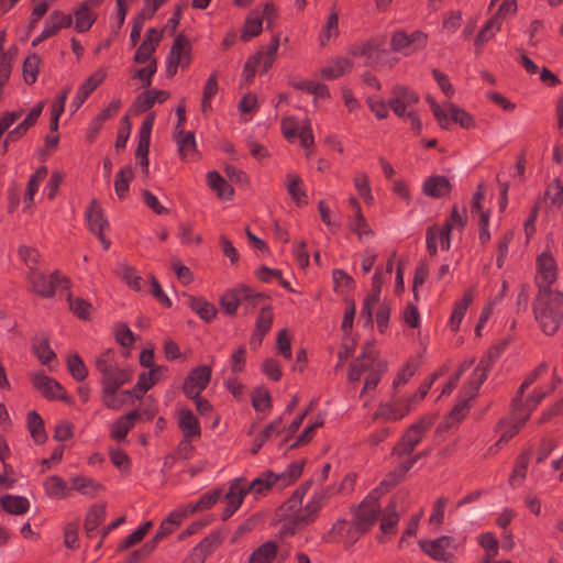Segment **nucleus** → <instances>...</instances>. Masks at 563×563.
<instances>
[{
    "label": "nucleus",
    "instance_id": "nucleus-26",
    "mask_svg": "<svg viewBox=\"0 0 563 563\" xmlns=\"http://www.w3.org/2000/svg\"><path fill=\"white\" fill-rule=\"evenodd\" d=\"M178 428L187 439H198L201 435V427L198 418L188 408L178 410Z\"/></svg>",
    "mask_w": 563,
    "mask_h": 563
},
{
    "label": "nucleus",
    "instance_id": "nucleus-57",
    "mask_svg": "<svg viewBox=\"0 0 563 563\" xmlns=\"http://www.w3.org/2000/svg\"><path fill=\"white\" fill-rule=\"evenodd\" d=\"M501 29V22L497 19H489L481 29L475 38V46L481 49Z\"/></svg>",
    "mask_w": 563,
    "mask_h": 563
},
{
    "label": "nucleus",
    "instance_id": "nucleus-43",
    "mask_svg": "<svg viewBox=\"0 0 563 563\" xmlns=\"http://www.w3.org/2000/svg\"><path fill=\"white\" fill-rule=\"evenodd\" d=\"M451 184L444 176H432L424 180L423 192L429 197L440 198L448 195Z\"/></svg>",
    "mask_w": 563,
    "mask_h": 563
},
{
    "label": "nucleus",
    "instance_id": "nucleus-29",
    "mask_svg": "<svg viewBox=\"0 0 563 563\" xmlns=\"http://www.w3.org/2000/svg\"><path fill=\"white\" fill-rule=\"evenodd\" d=\"M131 378V373L122 367H117L111 369L101 377V386L102 393H112L113 390H119L121 386L126 384Z\"/></svg>",
    "mask_w": 563,
    "mask_h": 563
},
{
    "label": "nucleus",
    "instance_id": "nucleus-25",
    "mask_svg": "<svg viewBox=\"0 0 563 563\" xmlns=\"http://www.w3.org/2000/svg\"><path fill=\"white\" fill-rule=\"evenodd\" d=\"M285 187L297 207L300 208L308 205V195L299 175L292 172L287 173L285 176Z\"/></svg>",
    "mask_w": 563,
    "mask_h": 563
},
{
    "label": "nucleus",
    "instance_id": "nucleus-60",
    "mask_svg": "<svg viewBox=\"0 0 563 563\" xmlns=\"http://www.w3.org/2000/svg\"><path fill=\"white\" fill-rule=\"evenodd\" d=\"M107 78V68L100 67L96 69L79 87L78 89L90 96Z\"/></svg>",
    "mask_w": 563,
    "mask_h": 563
},
{
    "label": "nucleus",
    "instance_id": "nucleus-35",
    "mask_svg": "<svg viewBox=\"0 0 563 563\" xmlns=\"http://www.w3.org/2000/svg\"><path fill=\"white\" fill-rule=\"evenodd\" d=\"M70 490L74 489L90 498L97 496L101 490H103V486L99 482L87 476H73L70 478Z\"/></svg>",
    "mask_w": 563,
    "mask_h": 563
},
{
    "label": "nucleus",
    "instance_id": "nucleus-52",
    "mask_svg": "<svg viewBox=\"0 0 563 563\" xmlns=\"http://www.w3.org/2000/svg\"><path fill=\"white\" fill-rule=\"evenodd\" d=\"M106 517V509L103 506H92L85 520V529L89 537H92L97 532L99 526L103 522Z\"/></svg>",
    "mask_w": 563,
    "mask_h": 563
},
{
    "label": "nucleus",
    "instance_id": "nucleus-39",
    "mask_svg": "<svg viewBox=\"0 0 563 563\" xmlns=\"http://www.w3.org/2000/svg\"><path fill=\"white\" fill-rule=\"evenodd\" d=\"M86 218L89 230L93 234L103 232L109 225L100 205L96 200L91 201L90 206L87 208Z\"/></svg>",
    "mask_w": 563,
    "mask_h": 563
},
{
    "label": "nucleus",
    "instance_id": "nucleus-41",
    "mask_svg": "<svg viewBox=\"0 0 563 563\" xmlns=\"http://www.w3.org/2000/svg\"><path fill=\"white\" fill-rule=\"evenodd\" d=\"M188 306L201 320L206 322H211L218 312L216 306L202 297L190 296L188 299Z\"/></svg>",
    "mask_w": 563,
    "mask_h": 563
},
{
    "label": "nucleus",
    "instance_id": "nucleus-56",
    "mask_svg": "<svg viewBox=\"0 0 563 563\" xmlns=\"http://www.w3.org/2000/svg\"><path fill=\"white\" fill-rule=\"evenodd\" d=\"M302 470V462H294L290 463L283 472L277 473L279 481V489L292 484L301 475Z\"/></svg>",
    "mask_w": 563,
    "mask_h": 563
},
{
    "label": "nucleus",
    "instance_id": "nucleus-2",
    "mask_svg": "<svg viewBox=\"0 0 563 563\" xmlns=\"http://www.w3.org/2000/svg\"><path fill=\"white\" fill-rule=\"evenodd\" d=\"M350 512L352 520L347 529V521L338 519L329 530V536L334 538L341 536L345 530L343 539L345 547L354 545L376 523L382 512L378 492L375 489L368 493L360 504L351 506Z\"/></svg>",
    "mask_w": 563,
    "mask_h": 563
},
{
    "label": "nucleus",
    "instance_id": "nucleus-20",
    "mask_svg": "<svg viewBox=\"0 0 563 563\" xmlns=\"http://www.w3.org/2000/svg\"><path fill=\"white\" fill-rule=\"evenodd\" d=\"M211 367L200 365L189 372L183 385L184 394L188 396L200 395L209 385L211 379Z\"/></svg>",
    "mask_w": 563,
    "mask_h": 563
},
{
    "label": "nucleus",
    "instance_id": "nucleus-17",
    "mask_svg": "<svg viewBox=\"0 0 563 563\" xmlns=\"http://www.w3.org/2000/svg\"><path fill=\"white\" fill-rule=\"evenodd\" d=\"M419 96L411 88L404 85H395L390 90L388 106L399 118H405L408 110H415L412 107L418 103Z\"/></svg>",
    "mask_w": 563,
    "mask_h": 563
},
{
    "label": "nucleus",
    "instance_id": "nucleus-48",
    "mask_svg": "<svg viewBox=\"0 0 563 563\" xmlns=\"http://www.w3.org/2000/svg\"><path fill=\"white\" fill-rule=\"evenodd\" d=\"M26 420L30 434L34 442L43 444L47 439V434L42 417L36 411H31L27 413Z\"/></svg>",
    "mask_w": 563,
    "mask_h": 563
},
{
    "label": "nucleus",
    "instance_id": "nucleus-19",
    "mask_svg": "<svg viewBox=\"0 0 563 563\" xmlns=\"http://www.w3.org/2000/svg\"><path fill=\"white\" fill-rule=\"evenodd\" d=\"M249 493L243 477H238L230 483L229 489L223 497L227 504L221 515L223 520L229 519L241 507Z\"/></svg>",
    "mask_w": 563,
    "mask_h": 563
},
{
    "label": "nucleus",
    "instance_id": "nucleus-7",
    "mask_svg": "<svg viewBox=\"0 0 563 563\" xmlns=\"http://www.w3.org/2000/svg\"><path fill=\"white\" fill-rule=\"evenodd\" d=\"M559 277V266L555 257L549 251H543L536 258L534 284L538 294L561 292L552 289Z\"/></svg>",
    "mask_w": 563,
    "mask_h": 563
},
{
    "label": "nucleus",
    "instance_id": "nucleus-21",
    "mask_svg": "<svg viewBox=\"0 0 563 563\" xmlns=\"http://www.w3.org/2000/svg\"><path fill=\"white\" fill-rule=\"evenodd\" d=\"M32 384L46 399L68 400L62 385L42 372H36L32 375Z\"/></svg>",
    "mask_w": 563,
    "mask_h": 563
},
{
    "label": "nucleus",
    "instance_id": "nucleus-42",
    "mask_svg": "<svg viewBox=\"0 0 563 563\" xmlns=\"http://www.w3.org/2000/svg\"><path fill=\"white\" fill-rule=\"evenodd\" d=\"M175 141L178 146V153L183 159H191L196 154V140L192 132L184 130L175 131Z\"/></svg>",
    "mask_w": 563,
    "mask_h": 563
},
{
    "label": "nucleus",
    "instance_id": "nucleus-27",
    "mask_svg": "<svg viewBox=\"0 0 563 563\" xmlns=\"http://www.w3.org/2000/svg\"><path fill=\"white\" fill-rule=\"evenodd\" d=\"M73 19L75 20V30L78 33H84L96 22L97 12L90 2H82L74 10Z\"/></svg>",
    "mask_w": 563,
    "mask_h": 563
},
{
    "label": "nucleus",
    "instance_id": "nucleus-45",
    "mask_svg": "<svg viewBox=\"0 0 563 563\" xmlns=\"http://www.w3.org/2000/svg\"><path fill=\"white\" fill-rule=\"evenodd\" d=\"M1 507L9 514L23 515L30 509V501L26 497L4 495L0 498Z\"/></svg>",
    "mask_w": 563,
    "mask_h": 563
},
{
    "label": "nucleus",
    "instance_id": "nucleus-1",
    "mask_svg": "<svg viewBox=\"0 0 563 563\" xmlns=\"http://www.w3.org/2000/svg\"><path fill=\"white\" fill-rule=\"evenodd\" d=\"M309 486L310 484L307 483L297 488L280 506L279 515L283 523L279 534L282 537L294 536L298 530L312 525L318 519L321 509L328 500L339 490L334 486L320 488L303 504V497Z\"/></svg>",
    "mask_w": 563,
    "mask_h": 563
},
{
    "label": "nucleus",
    "instance_id": "nucleus-36",
    "mask_svg": "<svg viewBox=\"0 0 563 563\" xmlns=\"http://www.w3.org/2000/svg\"><path fill=\"white\" fill-rule=\"evenodd\" d=\"M283 430V418L278 417L272 422H269L265 429L255 437L253 446L251 449V453L255 455L263 445L271 439L279 435Z\"/></svg>",
    "mask_w": 563,
    "mask_h": 563
},
{
    "label": "nucleus",
    "instance_id": "nucleus-22",
    "mask_svg": "<svg viewBox=\"0 0 563 563\" xmlns=\"http://www.w3.org/2000/svg\"><path fill=\"white\" fill-rule=\"evenodd\" d=\"M162 40V32L155 27H151L146 31L145 37L141 45L137 47L134 55V62L137 64L151 63L156 60L153 58V54L157 49Z\"/></svg>",
    "mask_w": 563,
    "mask_h": 563
},
{
    "label": "nucleus",
    "instance_id": "nucleus-61",
    "mask_svg": "<svg viewBox=\"0 0 563 563\" xmlns=\"http://www.w3.org/2000/svg\"><path fill=\"white\" fill-rule=\"evenodd\" d=\"M399 516L395 503H389L385 509V514L380 520V530L383 533L393 534L395 533L396 526L398 523Z\"/></svg>",
    "mask_w": 563,
    "mask_h": 563
},
{
    "label": "nucleus",
    "instance_id": "nucleus-32",
    "mask_svg": "<svg viewBox=\"0 0 563 563\" xmlns=\"http://www.w3.org/2000/svg\"><path fill=\"white\" fill-rule=\"evenodd\" d=\"M140 415L137 411H131L128 415L118 418L111 426L110 437L117 441L124 440L130 430L134 427Z\"/></svg>",
    "mask_w": 563,
    "mask_h": 563
},
{
    "label": "nucleus",
    "instance_id": "nucleus-30",
    "mask_svg": "<svg viewBox=\"0 0 563 563\" xmlns=\"http://www.w3.org/2000/svg\"><path fill=\"white\" fill-rule=\"evenodd\" d=\"M280 45L279 34H274L267 46L261 47L254 56L262 64V73L268 71L272 68L278 53Z\"/></svg>",
    "mask_w": 563,
    "mask_h": 563
},
{
    "label": "nucleus",
    "instance_id": "nucleus-28",
    "mask_svg": "<svg viewBox=\"0 0 563 563\" xmlns=\"http://www.w3.org/2000/svg\"><path fill=\"white\" fill-rule=\"evenodd\" d=\"M73 24V15L64 13L60 10H54L44 23V37H52L60 30L67 29Z\"/></svg>",
    "mask_w": 563,
    "mask_h": 563
},
{
    "label": "nucleus",
    "instance_id": "nucleus-63",
    "mask_svg": "<svg viewBox=\"0 0 563 563\" xmlns=\"http://www.w3.org/2000/svg\"><path fill=\"white\" fill-rule=\"evenodd\" d=\"M221 497V490L213 489L203 494L195 504L188 505V511L194 514L196 511L211 508Z\"/></svg>",
    "mask_w": 563,
    "mask_h": 563
},
{
    "label": "nucleus",
    "instance_id": "nucleus-5",
    "mask_svg": "<svg viewBox=\"0 0 563 563\" xmlns=\"http://www.w3.org/2000/svg\"><path fill=\"white\" fill-rule=\"evenodd\" d=\"M490 363V357L485 356L481 358L477 365L473 368L471 377L461 390L460 399L450 412V419L452 421L459 422L465 417L470 400L476 396L481 385L487 378Z\"/></svg>",
    "mask_w": 563,
    "mask_h": 563
},
{
    "label": "nucleus",
    "instance_id": "nucleus-46",
    "mask_svg": "<svg viewBox=\"0 0 563 563\" xmlns=\"http://www.w3.org/2000/svg\"><path fill=\"white\" fill-rule=\"evenodd\" d=\"M351 67L352 64L347 58L336 57L322 67L321 75L327 79H335L347 73Z\"/></svg>",
    "mask_w": 563,
    "mask_h": 563
},
{
    "label": "nucleus",
    "instance_id": "nucleus-38",
    "mask_svg": "<svg viewBox=\"0 0 563 563\" xmlns=\"http://www.w3.org/2000/svg\"><path fill=\"white\" fill-rule=\"evenodd\" d=\"M48 175L46 166L38 167L29 178L26 185V191L24 195V207L31 208L34 203V197L38 191L41 184L45 180Z\"/></svg>",
    "mask_w": 563,
    "mask_h": 563
},
{
    "label": "nucleus",
    "instance_id": "nucleus-12",
    "mask_svg": "<svg viewBox=\"0 0 563 563\" xmlns=\"http://www.w3.org/2000/svg\"><path fill=\"white\" fill-rule=\"evenodd\" d=\"M263 298L262 294L255 292L244 285H238L221 296L220 306L227 314L234 316L241 305L255 306Z\"/></svg>",
    "mask_w": 563,
    "mask_h": 563
},
{
    "label": "nucleus",
    "instance_id": "nucleus-4",
    "mask_svg": "<svg viewBox=\"0 0 563 563\" xmlns=\"http://www.w3.org/2000/svg\"><path fill=\"white\" fill-rule=\"evenodd\" d=\"M533 313L544 334H555L563 321V292L538 294Z\"/></svg>",
    "mask_w": 563,
    "mask_h": 563
},
{
    "label": "nucleus",
    "instance_id": "nucleus-14",
    "mask_svg": "<svg viewBox=\"0 0 563 563\" xmlns=\"http://www.w3.org/2000/svg\"><path fill=\"white\" fill-rule=\"evenodd\" d=\"M427 44L428 34L419 30L411 33H407L404 30H397L393 33L390 38L391 49L402 54L404 56H410L424 49Z\"/></svg>",
    "mask_w": 563,
    "mask_h": 563
},
{
    "label": "nucleus",
    "instance_id": "nucleus-8",
    "mask_svg": "<svg viewBox=\"0 0 563 563\" xmlns=\"http://www.w3.org/2000/svg\"><path fill=\"white\" fill-rule=\"evenodd\" d=\"M434 422V418L430 415L422 416L413 422L398 440L393 448L391 454L402 456L410 454L416 446L422 441L427 432Z\"/></svg>",
    "mask_w": 563,
    "mask_h": 563
},
{
    "label": "nucleus",
    "instance_id": "nucleus-3",
    "mask_svg": "<svg viewBox=\"0 0 563 563\" xmlns=\"http://www.w3.org/2000/svg\"><path fill=\"white\" fill-rule=\"evenodd\" d=\"M561 383L559 377H553L549 387H542L534 390L526 401H520L518 397H514L511 400V411L509 417L500 420L497 424V431L500 432V437L495 443V446L507 443L514 438L519 430L526 424L531 412L542 401V399L556 388Z\"/></svg>",
    "mask_w": 563,
    "mask_h": 563
},
{
    "label": "nucleus",
    "instance_id": "nucleus-40",
    "mask_svg": "<svg viewBox=\"0 0 563 563\" xmlns=\"http://www.w3.org/2000/svg\"><path fill=\"white\" fill-rule=\"evenodd\" d=\"M340 34L339 31V12L335 7L327 16L325 23L323 24L319 34V44L327 46L332 40L336 38Z\"/></svg>",
    "mask_w": 563,
    "mask_h": 563
},
{
    "label": "nucleus",
    "instance_id": "nucleus-54",
    "mask_svg": "<svg viewBox=\"0 0 563 563\" xmlns=\"http://www.w3.org/2000/svg\"><path fill=\"white\" fill-rule=\"evenodd\" d=\"M424 455H427V453L417 454L401 462L393 471L389 472V474L387 475V481L393 485L399 483L402 478H405L407 473L413 467L418 460Z\"/></svg>",
    "mask_w": 563,
    "mask_h": 563
},
{
    "label": "nucleus",
    "instance_id": "nucleus-64",
    "mask_svg": "<svg viewBox=\"0 0 563 563\" xmlns=\"http://www.w3.org/2000/svg\"><path fill=\"white\" fill-rule=\"evenodd\" d=\"M349 228L358 236V239L373 235V231L362 212L353 214L349 219Z\"/></svg>",
    "mask_w": 563,
    "mask_h": 563
},
{
    "label": "nucleus",
    "instance_id": "nucleus-31",
    "mask_svg": "<svg viewBox=\"0 0 563 563\" xmlns=\"http://www.w3.org/2000/svg\"><path fill=\"white\" fill-rule=\"evenodd\" d=\"M474 299V288H470L463 295V297L455 302L450 320L449 327L452 331H457L460 329L461 322L465 317V313Z\"/></svg>",
    "mask_w": 563,
    "mask_h": 563
},
{
    "label": "nucleus",
    "instance_id": "nucleus-44",
    "mask_svg": "<svg viewBox=\"0 0 563 563\" xmlns=\"http://www.w3.org/2000/svg\"><path fill=\"white\" fill-rule=\"evenodd\" d=\"M207 183L220 199L229 200L233 196V187L218 172H209Z\"/></svg>",
    "mask_w": 563,
    "mask_h": 563
},
{
    "label": "nucleus",
    "instance_id": "nucleus-58",
    "mask_svg": "<svg viewBox=\"0 0 563 563\" xmlns=\"http://www.w3.org/2000/svg\"><path fill=\"white\" fill-rule=\"evenodd\" d=\"M354 187L365 203H372L374 196L369 185L368 176L364 172H357L353 178Z\"/></svg>",
    "mask_w": 563,
    "mask_h": 563
},
{
    "label": "nucleus",
    "instance_id": "nucleus-50",
    "mask_svg": "<svg viewBox=\"0 0 563 563\" xmlns=\"http://www.w3.org/2000/svg\"><path fill=\"white\" fill-rule=\"evenodd\" d=\"M529 465V456L526 453L520 454L515 463L512 472L509 476V485L514 488H517L522 485L526 476L527 470Z\"/></svg>",
    "mask_w": 563,
    "mask_h": 563
},
{
    "label": "nucleus",
    "instance_id": "nucleus-59",
    "mask_svg": "<svg viewBox=\"0 0 563 563\" xmlns=\"http://www.w3.org/2000/svg\"><path fill=\"white\" fill-rule=\"evenodd\" d=\"M218 90L219 86L217 75L211 74L203 86L201 100L202 112H208L211 110V100L218 93Z\"/></svg>",
    "mask_w": 563,
    "mask_h": 563
},
{
    "label": "nucleus",
    "instance_id": "nucleus-11",
    "mask_svg": "<svg viewBox=\"0 0 563 563\" xmlns=\"http://www.w3.org/2000/svg\"><path fill=\"white\" fill-rule=\"evenodd\" d=\"M27 280L32 290L45 298L53 297L58 287L62 289H68L69 287V279L58 271L53 272L47 277L35 267H31V272L27 273Z\"/></svg>",
    "mask_w": 563,
    "mask_h": 563
},
{
    "label": "nucleus",
    "instance_id": "nucleus-47",
    "mask_svg": "<svg viewBox=\"0 0 563 563\" xmlns=\"http://www.w3.org/2000/svg\"><path fill=\"white\" fill-rule=\"evenodd\" d=\"M169 97V93L165 90H146L142 92L137 99L136 104L140 111L150 110L156 102H164Z\"/></svg>",
    "mask_w": 563,
    "mask_h": 563
},
{
    "label": "nucleus",
    "instance_id": "nucleus-9",
    "mask_svg": "<svg viewBox=\"0 0 563 563\" xmlns=\"http://www.w3.org/2000/svg\"><path fill=\"white\" fill-rule=\"evenodd\" d=\"M420 550L432 560L442 563H452L455 559L460 542L451 536H441L435 539H421L418 541Z\"/></svg>",
    "mask_w": 563,
    "mask_h": 563
},
{
    "label": "nucleus",
    "instance_id": "nucleus-37",
    "mask_svg": "<svg viewBox=\"0 0 563 563\" xmlns=\"http://www.w3.org/2000/svg\"><path fill=\"white\" fill-rule=\"evenodd\" d=\"M263 31V16L257 9L252 10L245 18L241 32V38L244 42L258 36Z\"/></svg>",
    "mask_w": 563,
    "mask_h": 563
},
{
    "label": "nucleus",
    "instance_id": "nucleus-62",
    "mask_svg": "<svg viewBox=\"0 0 563 563\" xmlns=\"http://www.w3.org/2000/svg\"><path fill=\"white\" fill-rule=\"evenodd\" d=\"M67 368L71 377L78 382L86 379L88 376V369L82 358L77 354H71L67 357Z\"/></svg>",
    "mask_w": 563,
    "mask_h": 563
},
{
    "label": "nucleus",
    "instance_id": "nucleus-18",
    "mask_svg": "<svg viewBox=\"0 0 563 563\" xmlns=\"http://www.w3.org/2000/svg\"><path fill=\"white\" fill-rule=\"evenodd\" d=\"M412 399L408 396L393 398L378 407L376 416L386 421H399L415 409Z\"/></svg>",
    "mask_w": 563,
    "mask_h": 563
},
{
    "label": "nucleus",
    "instance_id": "nucleus-10",
    "mask_svg": "<svg viewBox=\"0 0 563 563\" xmlns=\"http://www.w3.org/2000/svg\"><path fill=\"white\" fill-rule=\"evenodd\" d=\"M385 36L372 37L363 43H360L352 48L354 56L365 57L371 66H384L388 65L389 68L394 66V63L389 60L390 53L385 47Z\"/></svg>",
    "mask_w": 563,
    "mask_h": 563
},
{
    "label": "nucleus",
    "instance_id": "nucleus-6",
    "mask_svg": "<svg viewBox=\"0 0 563 563\" xmlns=\"http://www.w3.org/2000/svg\"><path fill=\"white\" fill-rule=\"evenodd\" d=\"M427 101L431 108V111L438 124L442 129H449L451 122H454L466 130H471L476 126L473 115L466 112L464 109L459 108L451 102H446L443 106H440L431 97H428Z\"/></svg>",
    "mask_w": 563,
    "mask_h": 563
},
{
    "label": "nucleus",
    "instance_id": "nucleus-49",
    "mask_svg": "<svg viewBox=\"0 0 563 563\" xmlns=\"http://www.w3.org/2000/svg\"><path fill=\"white\" fill-rule=\"evenodd\" d=\"M278 547L273 541H267L253 551L249 563H272L276 558Z\"/></svg>",
    "mask_w": 563,
    "mask_h": 563
},
{
    "label": "nucleus",
    "instance_id": "nucleus-55",
    "mask_svg": "<svg viewBox=\"0 0 563 563\" xmlns=\"http://www.w3.org/2000/svg\"><path fill=\"white\" fill-rule=\"evenodd\" d=\"M132 393L133 391L131 390H124L121 393H118V390H113L112 393H102V402L107 408L118 411L132 396Z\"/></svg>",
    "mask_w": 563,
    "mask_h": 563
},
{
    "label": "nucleus",
    "instance_id": "nucleus-23",
    "mask_svg": "<svg viewBox=\"0 0 563 563\" xmlns=\"http://www.w3.org/2000/svg\"><path fill=\"white\" fill-rule=\"evenodd\" d=\"M426 244L429 255L435 256L439 247L442 251H449L451 247V234L448 229L440 225L430 227L426 234Z\"/></svg>",
    "mask_w": 563,
    "mask_h": 563
},
{
    "label": "nucleus",
    "instance_id": "nucleus-13",
    "mask_svg": "<svg viewBox=\"0 0 563 563\" xmlns=\"http://www.w3.org/2000/svg\"><path fill=\"white\" fill-rule=\"evenodd\" d=\"M280 129L289 143L299 141L303 148H310L314 143L311 125L306 120L292 115L285 117L282 119Z\"/></svg>",
    "mask_w": 563,
    "mask_h": 563
},
{
    "label": "nucleus",
    "instance_id": "nucleus-16",
    "mask_svg": "<svg viewBox=\"0 0 563 563\" xmlns=\"http://www.w3.org/2000/svg\"><path fill=\"white\" fill-rule=\"evenodd\" d=\"M380 360L372 343H367L362 353L350 364L347 380L352 384L358 383L362 375L368 374L376 367Z\"/></svg>",
    "mask_w": 563,
    "mask_h": 563
},
{
    "label": "nucleus",
    "instance_id": "nucleus-51",
    "mask_svg": "<svg viewBox=\"0 0 563 563\" xmlns=\"http://www.w3.org/2000/svg\"><path fill=\"white\" fill-rule=\"evenodd\" d=\"M133 177L134 173L131 166H124L118 172L114 180V190L119 199L125 198Z\"/></svg>",
    "mask_w": 563,
    "mask_h": 563
},
{
    "label": "nucleus",
    "instance_id": "nucleus-53",
    "mask_svg": "<svg viewBox=\"0 0 563 563\" xmlns=\"http://www.w3.org/2000/svg\"><path fill=\"white\" fill-rule=\"evenodd\" d=\"M252 406L257 412H267L272 408V398L267 388L255 387L251 395Z\"/></svg>",
    "mask_w": 563,
    "mask_h": 563
},
{
    "label": "nucleus",
    "instance_id": "nucleus-24",
    "mask_svg": "<svg viewBox=\"0 0 563 563\" xmlns=\"http://www.w3.org/2000/svg\"><path fill=\"white\" fill-rule=\"evenodd\" d=\"M275 487L279 488V481L277 473L271 470L262 472L251 483H246L247 490L256 497L265 495Z\"/></svg>",
    "mask_w": 563,
    "mask_h": 563
},
{
    "label": "nucleus",
    "instance_id": "nucleus-33",
    "mask_svg": "<svg viewBox=\"0 0 563 563\" xmlns=\"http://www.w3.org/2000/svg\"><path fill=\"white\" fill-rule=\"evenodd\" d=\"M43 488L45 494L54 499H65L69 497L70 494V487H68L67 483L58 475L46 477L43 482Z\"/></svg>",
    "mask_w": 563,
    "mask_h": 563
},
{
    "label": "nucleus",
    "instance_id": "nucleus-34",
    "mask_svg": "<svg viewBox=\"0 0 563 563\" xmlns=\"http://www.w3.org/2000/svg\"><path fill=\"white\" fill-rule=\"evenodd\" d=\"M32 349L43 365L51 367V363L56 361V354L51 349L48 338L45 334L41 333L34 336Z\"/></svg>",
    "mask_w": 563,
    "mask_h": 563
},
{
    "label": "nucleus",
    "instance_id": "nucleus-15",
    "mask_svg": "<svg viewBox=\"0 0 563 563\" xmlns=\"http://www.w3.org/2000/svg\"><path fill=\"white\" fill-rule=\"evenodd\" d=\"M191 62V46L186 36L179 34L174 40L169 54L166 57V75L173 77L178 66L186 68Z\"/></svg>",
    "mask_w": 563,
    "mask_h": 563
}]
</instances>
